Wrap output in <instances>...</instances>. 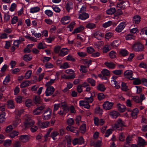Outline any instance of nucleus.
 I'll return each instance as SVG.
<instances>
[{"label":"nucleus","instance_id":"1","mask_svg":"<svg viewBox=\"0 0 147 147\" xmlns=\"http://www.w3.org/2000/svg\"><path fill=\"white\" fill-rule=\"evenodd\" d=\"M31 116L29 115H26L24 117V119L26 120L24 125L26 127H31L30 130L32 132H34L38 129V127L35 126H33L35 124V122L31 120L30 118Z\"/></svg>","mask_w":147,"mask_h":147},{"label":"nucleus","instance_id":"2","mask_svg":"<svg viewBox=\"0 0 147 147\" xmlns=\"http://www.w3.org/2000/svg\"><path fill=\"white\" fill-rule=\"evenodd\" d=\"M93 101V98L91 97H85L84 100L79 101V105L81 107H84L85 108L88 109L90 107L89 103L92 102Z\"/></svg>","mask_w":147,"mask_h":147},{"label":"nucleus","instance_id":"3","mask_svg":"<svg viewBox=\"0 0 147 147\" xmlns=\"http://www.w3.org/2000/svg\"><path fill=\"white\" fill-rule=\"evenodd\" d=\"M86 10L85 7L84 6H82L81 8L79 11V13H81V14H80L78 17V18L81 20H85L88 18L89 17L88 15L85 12Z\"/></svg>","mask_w":147,"mask_h":147},{"label":"nucleus","instance_id":"4","mask_svg":"<svg viewBox=\"0 0 147 147\" xmlns=\"http://www.w3.org/2000/svg\"><path fill=\"white\" fill-rule=\"evenodd\" d=\"M124 126V122L120 119H119L112 127L114 129L121 130L122 129V127Z\"/></svg>","mask_w":147,"mask_h":147},{"label":"nucleus","instance_id":"5","mask_svg":"<svg viewBox=\"0 0 147 147\" xmlns=\"http://www.w3.org/2000/svg\"><path fill=\"white\" fill-rule=\"evenodd\" d=\"M133 50L136 52H141L144 49L143 45L140 43L137 42L134 44L133 46Z\"/></svg>","mask_w":147,"mask_h":147},{"label":"nucleus","instance_id":"6","mask_svg":"<svg viewBox=\"0 0 147 147\" xmlns=\"http://www.w3.org/2000/svg\"><path fill=\"white\" fill-rule=\"evenodd\" d=\"M114 103L107 101L104 102L102 105L103 108L106 110H108L111 109L114 105Z\"/></svg>","mask_w":147,"mask_h":147},{"label":"nucleus","instance_id":"7","mask_svg":"<svg viewBox=\"0 0 147 147\" xmlns=\"http://www.w3.org/2000/svg\"><path fill=\"white\" fill-rule=\"evenodd\" d=\"M51 110L48 108L45 111L43 115V119L44 120H48L51 117Z\"/></svg>","mask_w":147,"mask_h":147},{"label":"nucleus","instance_id":"8","mask_svg":"<svg viewBox=\"0 0 147 147\" xmlns=\"http://www.w3.org/2000/svg\"><path fill=\"white\" fill-rule=\"evenodd\" d=\"M47 88L45 91L46 96H49L52 95L55 91V88L52 86H46Z\"/></svg>","mask_w":147,"mask_h":147},{"label":"nucleus","instance_id":"9","mask_svg":"<svg viewBox=\"0 0 147 147\" xmlns=\"http://www.w3.org/2000/svg\"><path fill=\"white\" fill-rule=\"evenodd\" d=\"M49 122L48 121L42 122L40 119H38L37 125L40 128H44L48 127Z\"/></svg>","mask_w":147,"mask_h":147},{"label":"nucleus","instance_id":"10","mask_svg":"<svg viewBox=\"0 0 147 147\" xmlns=\"http://www.w3.org/2000/svg\"><path fill=\"white\" fill-rule=\"evenodd\" d=\"M133 75V72L131 70H127L124 73V75L125 77L130 80H132L134 79L132 77Z\"/></svg>","mask_w":147,"mask_h":147},{"label":"nucleus","instance_id":"11","mask_svg":"<svg viewBox=\"0 0 147 147\" xmlns=\"http://www.w3.org/2000/svg\"><path fill=\"white\" fill-rule=\"evenodd\" d=\"M30 139V136L27 135H22L20 136L19 138V140L23 143H26L28 142Z\"/></svg>","mask_w":147,"mask_h":147},{"label":"nucleus","instance_id":"12","mask_svg":"<svg viewBox=\"0 0 147 147\" xmlns=\"http://www.w3.org/2000/svg\"><path fill=\"white\" fill-rule=\"evenodd\" d=\"M125 25V22H121L115 28L116 31L118 32H121L124 28Z\"/></svg>","mask_w":147,"mask_h":147},{"label":"nucleus","instance_id":"13","mask_svg":"<svg viewBox=\"0 0 147 147\" xmlns=\"http://www.w3.org/2000/svg\"><path fill=\"white\" fill-rule=\"evenodd\" d=\"M84 142L83 138L81 137L79 139L76 138L74 139L72 141V144L74 146L78 144H81Z\"/></svg>","mask_w":147,"mask_h":147},{"label":"nucleus","instance_id":"14","mask_svg":"<svg viewBox=\"0 0 147 147\" xmlns=\"http://www.w3.org/2000/svg\"><path fill=\"white\" fill-rule=\"evenodd\" d=\"M129 2L127 1H122L117 4V7L120 8H124L125 7H129Z\"/></svg>","mask_w":147,"mask_h":147},{"label":"nucleus","instance_id":"15","mask_svg":"<svg viewBox=\"0 0 147 147\" xmlns=\"http://www.w3.org/2000/svg\"><path fill=\"white\" fill-rule=\"evenodd\" d=\"M117 78V76H113L111 78V81L112 83L115 85V88L117 89H118L120 88V86L119 84L117 83L116 81V80Z\"/></svg>","mask_w":147,"mask_h":147},{"label":"nucleus","instance_id":"16","mask_svg":"<svg viewBox=\"0 0 147 147\" xmlns=\"http://www.w3.org/2000/svg\"><path fill=\"white\" fill-rule=\"evenodd\" d=\"M44 106H42L36 108L33 111V114L34 115H39L42 111L44 108Z\"/></svg>","mask_w":147,"mask_h":147},{"label":"nucleus","instance_id":"17","mask_svg":"<svg viewBox=\"0 0 147 147\" xmlns=\"http://www.w3.org/2000/svg\"><path fill=\"white\" fill-rule=\"evenodd\" d=\"M117 106V108L120 112H123L125 111L126 108L125 105L120 103H118Z\"/></svg>","mask_w":147,"mask_h":147},{"label":"nucleus","instance_id":"18","mask_svg":"<svg viewBox=\"0 0 147 147\" xmlns=\"http://www.w3.org/2000/svg\"><path fill=\"white\" fill-rule=\"evenodd\" d=\"M105 65L108 68L113 69L115 68V65L112 62H106L104 63Z\"/></svg>","mask_w":147,"mask_h":147},{"label":"nucleus","instance_id":"19","mask_svg":"<svg viewBox=\"0 0 147 147\" xmlns=\"http://www.w3.org/2000/svg\"><path fill=\"white\" fill-rule=\"evenodd\" d=\"M70 19V17L68 16H65L63 17L61 19V22L63 24H66L69 22V20Z\"/></svg>","mask_w":147,"mask_h":147},{"label":"nucleus","instance_id":"20","mask_svg":"<svg viewBox=\"0 0 147 147\" xmlns=\"http://www.w3.org/2000/svg\"><path fill=\"white\" fill-rule=\"evenodd\" d=\"M59 104H60V107L61 106L62 108L63 109L64 113H66L68 112V108L66 105V104L65 102L61 103H59Z\"/></svg>","mask_w":147,"mask_h":147},{"label":"nucleus","instance_id":"21","mask_svg":"<svg viewBox=\"0 0 147 147\" xmlns=\"http://www.w3.org/2000/svg\"><path fill=\"white\" fill-rule=\"evenodd\" d=\"M91 146H93L94 147H100L101 145V142L100 140H99L95 143L93 140H91L90 143Z\"/></svg>","mask_w":147,"mask_h":147},{"label":"nucleus","instance_id":"22","mask_svg":"<svg viewBox=\"0 0 147 147\" xmlns=\"http://www.w3.org/2000/svg\"><path fill=\"white\" fill-rule=\"evenodd\" d=\"M69 52V50L67 48H63L61 50L59 54L61 56L63 57L67 55Z\"/></svg>","mask_w":147,"mask_h":147},{"label":"nucleus","instance_id":"23","mask_svg":"<svg viewBox=\"0 0 147 147\" xmlns=\"http://www.w3.org/2000/svg\"><path fill=\"white\" fill-rule=\"evenodd\" d=\"M138 144L140 146H144L146 145V143L144 140L141 137H138Z\"/></svg>","mask_w":147,"mask_h":147},{"label":"nucleus","instance_id":"24","mask_svg":"<svg viewBox=\"0 0 147 147\" xmlns=\"http://www.w3.org/2000/svg\"><path fill=\"white\" fill-rule=\"evenodd\" d=\"M75 77L76 76L75 75H66L65 74H63L61 76V78L68 80L73 79L75 78Z\"/></svg>","mask_w":147,"mask_h":147},{"label":"nucleus","instance_id":"25","mask_svg":"<svg viewBox=\"0 0 147 147\" xmlns=\"http://www.w3.org/2000/svg\"><path fill=\"white\" fill-rule=\"evenodd\" d=\"M94 37L98 40H100L103 36V34L99 32H95L94 34Z\"/></svg>","mask_w":147,"mask_h":147},{"label":"nucleus","instance_id":"26","mask_svg":"<svg viewBox=\"0 0 147 147\" xmlns=\"http://www.w3.org/2000/svg\"><path fill=\"white\" fill-rule=\"evenodd\" d=\"M139 113V110L137 108L134 109L132 111L131 116L133 118H136L137 117V115Z\"/></svg>","mask_w":147,"mask_h":147},{"label":"nucleus","instance_id":"27","mask_svg":"<svg viewBox=\"0 0 147 147\" xmlns=\"http://www.w3.org/2000/svg\"><path fill=\"white\" fill-rule=\"evenodd\" d=\"M66 129L67 131H69L73 133H76V134H78V130L73 127L71 126V125L67 127Z\"/></svg>","mask_w":147,"mask_h":147},{"label":"nucleus","instance_id":"28","mask_svg":"<svg viewBox=\"0 0 147 147\" xmlns=\"http://www.w3.org/2000/svg\"><path fill=\"white\" fill-rule=\"evenodd\" d=\"M96 88L98 90L101 92L104 91L106 89L105 86L102 84H99L97 86Z\"/></svg>","mask_w":147,"mask_h":147},{"label":"nucleus","instance_id":"29","mask_svg":"<svg viewBox=\"0 0 147 147\" xmlns=\"http://www.w3.org/2000/svg\"><path fill=\"white\" fill-rule=\"evenodd\" d=\"M119 115V113L117 111H111L110 113L111 117L115 119Z\"/></svg>","mask_w":147,"mask_h":147},{"label":"nucleus","instance_id":"30","mask_svg":"<svg viewBox=\"0 0 147 147\" xmlns=\"http://www.w3.org/2000/svg\"><path fill=\"white\" fill-rule=\"evenodd\" d=\"M120 44V42L119 40H116L113 41L111 43V46L113 48H115L118 47Z\"/></svg>","mask_w":147,"mask_h":147},{"label":"nucleus","instance_id":"31","mask_svg":"<svg viewBox=\"0 0 147 147\" xmlns=\"http://www.w3.org/2000/svg\"><path fill=\"white\" fill-rule=\"evenodd\" d=\"M30 84V82L28 80L22 82L20 84L21 88H24L28 86Z\"/></svg>","mask_w":147,"mask_h":147},{"label":"nucleus","instance_id":"32","mask_svg":"<svg viewBox=\"0 0 147 147\" xmlns=\"http://www.w3.org/2000/svg\"><path fill=\"white\" fill-rule=\"evenodd\" d=\"M24 111L23 109L17 108L16 109L15 112L16 115H18V117H20V115L23 113Z\"/></svg>","mask_w":147,"mask_h":147},{"label":"nucleus","instance_id":"33","mask_svg":"<svg viewBox=\"0 0 147 147\" xmlns=\"http://www.w3.org/2000/svg\"><path fill=\"white\" fill-rule=\"evenodd\" d=\"M40 10V8L38 7H32L30 9V12L31 13H36L39 11Z\"/></svg>","mask_w":147,"mask_h":147},{"label":"nucleus","instance_id":"34","mask_svg":"<svg viewBox=\"0 0 147 147\" xmlns=\"http://www.w3.org/2000/svg\"><path fill=\"white\" fill-rule=\"evenodd\" d=\"M84 29V27L82 26H80L75 29L72 33H79L82 31Z\"/></svg>","mask_w":147,"mask_h":147},{"label":"nucleus","instance_id":"35","mask_svg":"<svg viewBox=\"0 0 147 147\" xmlns=\"http://www.w3.org/2000/svg\"><path fill=\"white\" fill-rule=\"evenodd\" d=\"M37 48L39 49H44L46 48V47L44 42H39L37 46Z\"/></svg>","mask_w":147,"mask_h":147},{"label":"nucleus","instance_id":"36","mask_svg":"<svg viewBox=\"0 0 147 147\" xmlns=\"http://www.w3.org/2000/svg\"><path fill=\"white\" fill-rule=\"evenodd\" d=\"M21 121L20 120L18 117H17L16 116L15 117V119L13 122V126L15 127H16L20 123Z\"/></svg>","mask_w":147,"mask_h":147},{"label":"nucleus","instance_id":"37","mask_svg":"<svg viewBox=\"0 0 147 147\" xmlns=\"http://www.w3.org/2000/svg\"><path fill=\"white\" fill-rule=\"evenodd\" d=\"M7 107L9 109H13L14 108L15 106L13 101L9 100L7 101Z\"/></svg>","mask_w":147,"mask_h":147},{"label":"nucleus","instance_id":"38","mask_svg":"<svg viewBox=\"0 0 147 147\" xmlns=\"http://www.w3.org/2000/svg\"><path fill=\"white\" fill-rule=\"evenodd\" d=\"M5 112H3L0 114V123H2L5 121Z\"/></svg>","mask_w":147,"mask_h":147},{"label":"nucleus","instance_id":"39","mask_svg":"<svg viewBox=\"0 0 147 147\" xmlns=\"http://www.w3.org/2000/svg\"><path fill=\"white\" fill-rule=\"evenodd\" d=\"M32 58V56L30 55H26L24 56L23 59L26 61H30Z\"/></svg>","mask_w":147,"mask_h":147},{"label":"nucleus","instance_id":"40","mask_svg":"<svg viewBox=\"0 0 147 147\" xmlns=\"http://www.w3.org/2000/svg\"><path fill=\"white\" fill-rule=\"evenodd\" d=\"M140 17L139 16H135L133 18V22L136 24H138L140 22Z\"/></svg>","mask_w":147,"mask_h":147},{"label":"nucleus","instance_id":"41","mask_svg":"<svg viewBox=\"0 0 147 147\" xmlns=\"http://www.w3.org/2000/svg\"><path fill=\"white\" fill-rule=\"evenodd\" d=\"M116 11V9L114 8H110L106 10V13L107 14L112 15Z\"/></svg>","mask_w":147,"mask_h":147},{"label":"nucleus","instance_id":"42","mask_svg":"<svg viewBox=\"0 0 147 147\" xmlns=\"http://www.w3.org/2000/svg\"><path fill=\"white\" fill-rule=\"evenodd\" d=\"M101 73L105 76H109L110 75L109 71L106 69H103L101 71Z\"/></svg>","mask_w":147,"mask_h":147},{"label":"nucleus","instance_id":"43","mask_svg":"<svg viewBox=\"0 0 147 147\" xmlns=\"http://www.w3.org/2000/svg\"><path fill=\"white\" fill-rule=\"evenodd\" d=\"M70 67V66L67 62L64 63L59 66L60 68L61 69H66Z\"/></svg>","mask_w":147,"mask_h":147},{"label":"nucleus","instance_id":"44","mask_svg":"<svg viewBox=\"0 0 147 147\" xmlns=\"http://www.w3.org/2000/svg\"><path fill=\"white\" fill-rule=\"evenodd\" d=\"M18 134V132L15 131H13L11 132L9 135V137L11 138H14L15 136H17Z\"/></svg>","mask_w":147,"mask_h":147},{"label":"nucleus","instance_id":"45","mask_svg":"<svg viewBox=\"0 0 147 147\" xmlns=\"http://www.w3.org/2000/svg\"><path fill=\"white\" fill-rule=\"evenodd\" d=\"M73 84L72 83L69 82L67 83V87L63 90V92H67L69 89L71 88Z\"/></svg>","mask_w":147,"mask_h":147},{"label":"nucleus","instance_id":"46","mask_svg":"<svg viewBox=\"0 0 147 147\" xmlns=\"http://www.w3.org/2000/svg\"><path fill=\"white\" fill-rule=\"evenodd\" d=\"M120 54L123 56H125L128 55V52L126 49H122L120 51Z\"/></svg>","mask_w":147,"mask_h":147},{"label":"nucleus","instance_id":"47","mask_svg":"<svg viewBox=\"0 0 147 147\" xmlns=\"http://www.w3.org/2000/svg\"><path fill=\"white\" fill-rule=\"evenodd\" d=\"M117 55V53L114 51H112L109 54V57L112 59L116 58V57Z\"/></svg>","mask_w":147,"mask_h":147},{"label":"nucleus","instance_id":"48","mask_svg":"<svg viewBox=\"0 0 147 147\" xmlns=\"http://www.w3.org/2000/svg\"><path fill=\"white\" fill-rule=\"evenodd\" d=\"M32 100L30 99H27L25 102L26 106L28 107H30L32 105Z\"/></svg>","mask_w":147,"mask_h":147},{"label":"nucleus","instance_id":"49","mask_svg":"<svg viewBox=\"0 0 147 147\" xmlns=\"http://www.w3.org/2000/svg\"><path fill=\"white\" fill-rule=\"evenodd\" d=\"M73 5L71 3H69L67 4L66 5V9L68 12L71 9H73Z\"/></svg>","mask_w":147,"mask_h":147},{"label":"nucleus","instance_id":"50","mask_svg":"<svg viewBox=\"0 0 147 147\" xmlns=\"http://www.w3.org/2000/svg\"><path fill=\"white\" fill-rule=\"evenodd\" d=\"M84 76V75H81L80 76H79L78 79H76L73 82L74 84L75 85L78 84L80 81V80L79 79L83 78Z\"/></svg>","mask_w":147,"mask_h":147},{"label":"nucleus","instance_id":"51","mask_svg":"<svg viewBox=\"0 0 147 147\" xmlns=\"http://www.w3.org/2000/svg\"><path fill=\"white\" fill-rule=\"evenodd\" d=\"M113 34L111 32L107 33L105 34V38L107 39H109L112 37L113 36Z\"/></svg>","mask_w":147,"mask_h":147},{"label":"nucleus","instance_id":"52","mask_svg":"<svg viewBox=\"0 0 147 147\" xmlns=\"http://www.w3.org/2000/svg\"><path fill=\"white\" fill-rule=\"evenodd\" d=\"M32 74V71L31 70H28L26 73L24 77L25 79H29L31 76Z\"/></svg>","mask_w":147,"mask_h":147},{"label":"nucleus","instance_id":"53","mask_svg":"<svg viewBox=\"0 0 147 147\" xmlns=\"http://www.w3.org/2000/svg\"><path fill=\"white\" fill-rule=\"evenodd\" d=\"M86 131V125L83 124L80 128V131L82 134L85 133Z\"/></svg>","mask_w":147,"mask_h":147},{"label":"nucleus","instance_id":"54","mask_svg":"<svg viewBox=\"0 0 147 147\" xmlns=\"http://www.w3.org/2000/svg\"><path fill=\"white\" fill-rule=\"evenodd\" d=\"M96 27V25L94 23H89L86 26V28L90 29L94 28H95Z\"/></svg>","mask_w":147,"mask_h":147},{"label":"nucleus","instance_id":"55","mask_svg":"<svg viewBox=\"0 0 147 147\" xmlns=\"http://www.w3.org/2000/svg\"><path fill=\"white\" fill-rule=\"evenodd\" d=\"M66 74L71 75H75L74 71L71 69H67L65 71Z\"/></svg>","mask_w":147,"mask_h":147},{"label":"nucleus","instance_id":"56","mask_svg":"<svg viewBox=\"0 0 147 147\" xmlns=\"http://www.w3.org/2000/svg\"><path fill=\"white\" fill-rule=\"evenodd\" d=\"M10 80V76L9 75L7 76L4 79L3 83L4 84L6 85L8 83Z\"/></svg>","mask_w":147,"mask_h":147},{"label":"nucleus","instance_id":"57","mask_svg":"<svg viewBox=\"0 0 147 147\" xmlns=\"http://www.w3.org/2000/svg\"><path fill=\"white\" fill-rule=\"evenodd\" d=\"M11 143V140L8 139L5 141L4 142V145L6 147H9L10 146Z\"/></svg>","mask_w":147,"mask_h":147},{"label":"nucleus","instance_id":"58","mask_svg":"<svg viewBox=\"0 0 147 147\" xmlns=\"http://www.w3.org/2000/svg\"><path fill=\"white\" fill-rule=\"evenodd\" d=\"M80 71L82 73H86L87 71V68L85 66L82 65L80 66Z\"/></svg>","mask_w":147,"mask_h":147},{"label":"nucleus","instance_id":"59","mask_svg":"<svg viewBox=\"0 0 147 147\" xmlns=\"http://www.w3.org/2000/svg\"><path fill=\"white\" fill-rule=\"evenodd\" d=\"M32 35L35 36L36 37L39 38L41 36V34L40 33H36L35 31L33 30H32L31 31Z\"/></svg>","mask_w":147,"mask_h":147},{"label":"nucleus","instance_id":"60","mask_svg":"<svg viewBox=\"0 0 147 147\" xmlns=\"http://www.w3.org/2000/svg\"><path fill=\"white\" fill-rule=\"evenodd\" d=\"M65 58L67 61L73 62L74 61H75V59L70 55H67L65 57Z\"/></svg>","mask_w":147,"mask_h":147},{"label":"nucleus","instance_id":"61","mask_svg":"<svg viewBox=\"0 0 147 147\" xmlns=\"http://www.w3.org/2000/svg\"><path fill=\"white\" fill-rule=\"evenodd\" d=\"M45 13L49 17H51L53 15V12L49 9L46 10L45 11Z\"/></svg>","mask_w":147,"mask_h":147},{"label":"nucleus","instance_id":"62","mask_svg":"<svg viewBox=\"0 0 147 147\" xmlns=\"http://www.w3.org/2000/svg\"><path fill=\"white\" fill-rule=\"evenodd\" d=\"M34 100L36 104L39 103L41 102V100L39 96H35L34 99Z\"/></svg>","mask_w":147,"mask_h":147},{"label":"nucleus","instance_id":"63","mask_svg":"<svg viewBox=\"0 0 147 147\" xmlns=\"http://www.w3.org/2000/svg\"><path fill=\"white\" fill-rule=\"evenodd\" d=\"M87 81L92 86H95V82L93 79L91 78H88L87 79Z\"/></svg>","mask_w":147,"mask_h":147},{"label":"nucleus","instance_id":"64","mask_svg":"<svg viewBox=\"0 0 147 147\" xmlns=\"http://www.w3.org/2000/svg\"><path fill=\"white\" fill-rule=\"evenodd\" d=\"M59 135V133L57 131L53 132L51 134V136L53 140H55V138Z\"/></svg>","mask_w":147,"mask_h":147}]
</instances>
